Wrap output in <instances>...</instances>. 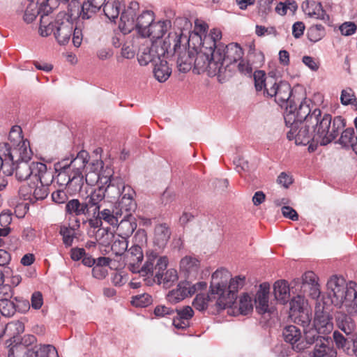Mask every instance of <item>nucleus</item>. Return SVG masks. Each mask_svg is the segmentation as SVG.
Here are the masks:
<instances>
[{"label": "nucleus", "instance_id": "nucleus-1", "mask_svg": "<svg viewBox=\"0 0 357 357\" xmlns=\"http://www.w3.org/2000/svg\"><path fill=\"white\" fill-rule=\"evenodd\" d=\"M289 140L296 145L305 146L311 142L325 146L333 142L345 127L341 116L332 119L331 114H322L310 99H304L298 107L291 106L284 116Z\"/></svg>", "mask_w": 357, "mask_h": 357}, {"label": "nucleus", "instance_id": "nucleus-2", "mask_svg": "<svg viewBox=\"0 0 357 357\" xmlns=\"http://www.w3.org/2000/svg\"><path fill=\"white\" fill-rule=\"evenodd\" d=\"M32 156V151L26 149L24 144L22 148L11 149L8 153L10 166L15 170V176L18 181H25L28 178L34 180L38 175L42 174L45 182L50 179V169H47L45 164L40 162H29Z\"/></svg>", "mask_w": 357, "mask_h": 357}, {"label": "nucleus", "instance_id": "nucleus-3", "mask_svg": "<svg viewBox=\"0 0 357 357\" xmlns=\"http://www.w3.org/2000/svg\"><path fill=\"white\" fill-rule=\"evenodd\" d=\"M88 162V152L79 151L69 164L66 160L56 165V170L59 172L56 176L59 185H65L73 194L80 192L84 183V170Z\"/></svg>", "mask_w": 357, "mask_h": 357}, {"label": "nucleus", "instance_id": "nucleus-4", "mask_svg": "<svg viewBox=\"0 0 357 357\" xmlns=\"http://www.w3.org/2000/svg\"><path fill=\"white\" fill-rule=\"evenodd\" d=\"M139 5L132 1L121 15L119 29L123 34L128 33L136 29L144 38L149 36V28L154 21V13L151 10H142L137 14Z\"/></svg>", "mask_w": 357, "mask_h": 357}, {"label": "nucleus", "instance_id": "nucleus-5", "mask_svg": "<svg viewBox=\"0 0 357 357\" xmlns=\"http://www.w3.org/2000/svg\"><path fill=\"white\" fill-rule=\"evenodd\" d=\"M311 297L316 300L314 309V326L322 333H330L333 327L332 322V296L329 293H320L318 296H314V291L310 294Z\"/></svg>", "mask_w": 357, "mask_h": 357}, {"label": "nucleus", "instance_id": "nucleus-6", "mask_svg": "<svg viewBox=\"0 0 357 357\" xmlns=\"http://www.w3.org/2000/svg\"><path fill=\"white\" fill-rule=\"evenodd\" d=\"M200 267L199 260L195 256L187 255L181 259L179 262L180 273L185 277L178 284L176 290H206L207 282L199 281L193 283L192 280L196 278Z\"/></svg>", "mask_w": 357, "mask_h": 357}, {"label": "nucleus", "instance_id": "nucleus-7", "mask_svg": "<svg viewBox=\"0 0 357 357\" xmlns=\"http://www.w3.org/2000/svg\"><path fill=\"white\" fill-rule=\"evenodd\" d=\"M156 258V253L153 252L147 253L146 261L143 266H141L144 255L142 248L137 245H132L125 255L128 269L133 273H139L142 277L153 271V264Z\"/></svg>", "mask_w": 357, "mask_h": 357}, {"label": "nucleus", "instance_id": "nucleus-8", "mask_svg": "<svg viewBox=\"0 0 357 357\" xmlns=\"http://www.w3.org/2000/svg\"><path fill=\"white\" fill-rule=\"evenodd\" d=\"M54 38L61 45L67 44L73 36L74 46L78 47L82 41V31L74 27L73 22L64 13H59L54 20Z\"/></svg>", "mask_w": 357, "mask_h": 357}, {"label": "nucleus", "instance_id": "nucleus-9", "mask_svg": "<svg viewBox=\"0 0 357 357\" xmlns=\"http://www.w3.org/2000/svg\"><path fill=\"white\" fill-rule=\"evenodd\" d=\"M229 272L223 268L216 270L211 276L210 290H238L245 284V276L230 278Z\"/></svg>", "mask_w": 357, "mask_h": 357}, {"label": "nucleus", "instance_id": "nucleus-10", "mask_svg": "<svg viewBox=\"0 0 357 357\" xmlns=\"http://www.w3.org/2000/svg\"><path fill=\"white\" fill-rule=\"evenodd\" d=\"M243 50L238 43H229L225 46L220 45L215 52V59L220 68V76L223 74L230 65L241 61L243 56Z\"/></svg>", "mask_w": 357, "mask_h": 357}, {"label": "nucleus", "instance_id": "nucleus-11", "mask_svg": "<svg viewBox=\"0 0 357 357\" xmlns=\"http://www.w3.org/2000/svg\"><path fill=\"white\" fill-rule=\"evenodd\" d=\"M267 84L270 86L266 89V96L271 98L274 97L275 101L281 107H285L286 112L284 114L287 112V108H289L291 106L297 107L292 105L291 100L292 90L287 82H277L274 77H271Z\"/></svg>", "mask_w": 357, "mask_h": 357}, {"label": "nucleus", "instance_id": "nucleus-12", "mask_svg": "<svg viewBox=\"0 0 357 357\" xmlns=\"http://www.w3.org/2000/svg\"><path fill=\"white\" fill-rule=\"evenodd\" d=\"M59 357L56 348L51 344L36 345L31 349L22 344H15L8 351V357Z\"/></svg>", "mask_w": 357, "mask_h": 357}, {"label": "nucleus", "instance_id": "nucleus-13", "mask_svg": "<svg viewBox=\"0 0 357 357\" xmlns=\"http://www.w3.org/2000/svg\"><path fill=\"white\" fill-rule=\"evenodd\" d=\"M320 293H329L333 305L339 307L344 306L349 315H357V291H314L317 296Z\"/></svg>", "mask_w": 357, "mask_h": 357}, {"label": "nucleus", "instance_id": "nucleus-14", "mask_svg": "<svg viewBox=\"0 0 357 357\" xmlns=\"http://www.w3.org/2000/svg\"><path fill=\"white\" fill-rule=\"evenodd\" d=\"M196 56H194V66L195 70L198 74L204 72H207L208 76L213 77L215 75L220 76V68L221 66L217 63L215 56L209 53L203 52V50H195Z\"/></svg>", "mask_w": 357, "mask_h": 357}, {"label": "nucleus", "instance_id": "nucleus-15", "mask_svg": "<svg viewBox=\"0 0 357 357\" xmlns=\"http://www.w3.org/2000/svg\"><path fill=\"white\" fill-rule=\"evenodd\" d=\"M144 277V282L148 287H151L154 284L162 285L165 289L172 287L178 280V276L177 271L174 268H169L165 273H157L153 276V271Z\"/></svg>", "mask_w": 357, "mask_h": 357}, {"label": "nucleus", "instance_id": "nucleus-16", "mask_svg": "<svg viewBox=\"0 0 357 357\" xmlns=\"http://www.w3.org/2000/svg\"><path fill=\"white\" fill-rule=\"evenodd\" d=\"M165 54V50L163 47L153 43L151 46L141 48L138 54V61L141 66H146L149 63L155 64L164 58Z\"/></svg>", "mask_w": 357, "mask_h": 357}, {"label": "nucleus", "instance_id": "nucleus-17", "mask_svg": "<svg viewBox=\"0 0 357 357\" xmlns=\"http://www.w3.org/2000/svg\"><path fill=\"white\" fill-rule=\"evenodd\" d=\"M104 193L102 187H98L91 192L84 200L83 203L88 215L95 218L103 207Z\"/></svg>", "mask_w": 357, "mask_h": 357}, {"label": "nucleus", "instance_id": "nucleus-18", "mask_svg": "<svg viewBox=\"0 0 357 357\" xmlns=\"http://www.w3.org/2000/svg\"><path fill=\"white\" fill-rule=\"evenodd\" d=\"M282 337L287 343L291 345L294 351L300 352L305 349L306 343H304L301 330L296 326L289 325L284 327Z\"/></svg>", "mask_w": 357, "mask_h": 357}, {"label": "nucleus", "instance_id": "nucleus-19", "mask_svg": "<svg viewBox=\"0 0 357 357\" xmlns=\"http://www.w3.org/2000/svg\"><path fill=\"white\" fill-rule=\"evenodd\" d=\"M123 215V211L118 210L114 205H112L110 208L102 207L95 218H96L97 225L102 224V222L104 221L113 227H116Z\"/></svg>", "mask_w": 357, "mask_h": 357}, {"label": "nucleus", "instance_id": "nucleus-20", "mask_svg": "<svg viewBox=\"0 0 357 357\" xmlns=\"http://www.w3.org/2000/svg\"><path fill=\"white\" fill-rule=\"evenodd\" d=\"M135 195L134 190L130 185H127V187L123 188V191H122V195L120 197L121 199L114 206L118 210L123 211V215L132 214V212L135 211L137 206L134 200Z\"/></svg>", "mask_w": 357, "mask_h": 357}, {"label": "nucleus", "instance_id": "nucleus-21", "mask_svg": "<svg viewBox=\"0 0 357 357\" xmlns=\"http://www.w3.org/2000/svg\"><path fill=\"white\" fill-rule=\"evenodd\" d=\"M54 181V175L52 169H50V179L48 182H45L42 178V174L38 175L33 180V192H32V203L38 200H43L45 199L48 194V186Z\"/></svg>", "mask_w": 357, "mask_h": 357}, {"label": "nucleus", "instance_id": "nucleus-22", "mask_svg": "<svg viewBox=\"0 0 357 357\" xmlns=\"http://www.w3.org/2000/svg\"><path fill=\"white\" fill-rule=\"evenodd\" d=\"M101 187L103 188L104 198L106 197L110 199L111 202H113L122 195V191L127 185L124 184L121 178L115 177L106 184V187L104 185Z\"/></svg>", "mask_w": 357, "mask_h": 357}, {"label": "nucleus", "instance_id": "nucleus-23", "mask_svg": "<svg viewBox=\"0 0 357 357\" xmlns=\"http://www.w3.org/2000/svg\"><path fill=\"white\" fill-rule=\"evenodd\" d=\"M135 218L132 214L123 215L116 226L118 235L128 238L137 229Z\"/></svg>", "mask_w": 357, "mask_h": 357}, {"label": "nucleus", "instance_id": "nucleus-24", "mask_svg": "<svg viewBox=\"0 0 357 357\" xmlns=\"http://www.w3.org/2000/svg\"><path fill=\"white\" fill-rule=\"evenodd\" d=\"M188 33V31L186 33H184L183 30H179L178 32H171L169 33L167 38L164 41V44L165 46L168 44L169 48L172 46L174 52H178L181 48V45L185 46L186 44H188L190 47Z\"/></svg>", "mask_w": 357, "mask_h": 357}, {"label": "nucleus", "instance_id": "nucleus-25", "mask_svg": "<svg viewBox=\"0 0 357 357\" xmlns=\"http://www.w3.org/2000/svg\"><path fill=\"white\" fill-rule=\"evenodd\" d=\"M176 316L173 318V325L178 329H186L190 326V320L194 316V311L190 306L176 309Z\"/></svg>", "mask_w": 357, "mask_h": 357}, {"label": "nucleus", "instance_id": "nucleus-26", "mask_svg": "<svg viewBox=\"0 0 357 357\" xmlns=\"http://www.w3.org/2000/svg\"><path fill=\"white\" fill-rule=\"evenodd\" d=\"M24 302L22 298L17 297L2 298L0 299V312L4 317H12L20 309L21 304Z\"/></svg>", "mask_w": 357, "mask_h": 357}, {"label": "nucleus", "instance_id": "nucleus-27", "mask_svg": "<svg viewBox=\"0 0 357 357\" xmlns=\"http://www.w3.org/2000/svg\"><path fill=\"white\" fill-rule=\"evenodd\" d=\"M301 8L305 14L319 20L328 19V16L320 2L305 0L303 2Z\"/></svg>", "mask_w": 357, "mask_h": 357}, {"label": "nucleus", "instance_id": "nucleus-28", "mask_svg": "<svg viewBox=\"0 0 357 357\" xmlns=\"http://www.w3.org/2000/svg\"><path fill=\"white\" fill-rule=\"evenodd\" d=\"M8 141L9 142L6 144V146H8L7 149L8 153L11 149L22 148L24 144L26 149H30L29 142L27 140H24L22 135V129L18 126H15L11 128L8 135Z\"/></svg>", "mask_w": 357, "mask_h": 357}, {"label": "nucleus", "instance_id": "nucleus-29", "mask_svg": "<svg viewBox=\"0 0 357 357\" xmlns=\"http://www.w3.org/2000/svg\"><path fill=\"white\" fill-rule=\"evenodd\" d=\"M113 170L107 166L104 167L97 174H93V178L90 174L84 175V181L88 185H93L96 183H100L102 185L107 184L111 180H113Z\"/></svg>", "mask_w": 357, "mask_h": 357}, {"label": "nucleus", "instance_id": "nucleus-30", "mask_svg": "<svg viewBox=\"0 0 357 357\" xmlns=\"http://www.w3.org/2000/svg\"><path fill=\"white\" fill-rule=\"evenodd\" d=\"M220 291H206L198 294L192 302L194 307L199 311L206 310L210 303L214 302Z\"/></svg>", "mask_w": 357, "mask_h": 357}, {"label": "nucleus", "instance_id": "nucleus-31", "mask_svg": "<svg viewBox=\"0 0 357 357\" xmlns=\"http://www.w3.org/2000/svg\"><path fill=\"white\" fill-rule=\"evenodd\" d=\"M314 357H336L337 351L331 347L328 338L319 339L313 351Z\"/></svg>", "mask_w": 357, "mask_h": 357}, {"label": "nucleus", "instance_id": "nucleus-32", "mask_svg": "<svg viewBox=\"0 0 357 357\" xmlns=\"http://www.w3.org/2000/svg\"><path fill=\"white\" fill-rule=\"evenodd\" d=\"M351 316L345 313H339L336 316L337 326L345 335L357 333L356 324Z\"/></svg>", "mask_w": 357, "mask_h": 357}, {"label": "nucleus", "instance_id": "nucleus-33", "mask_svg": "<svg viewBox=\"0 0 357 357\" xmlns=\"http://www.w3.org/2000/svg\"><path fill=\"white\" fill-rule=\"evenodd\" d=\"M271 291H257L255 297V310L259 314L270 313L269 296Z\"/></svg>", "mask_w": 357, "mask_h": 357}, {"label": "nucleus", "instance_id": "nucleus-34", "mask_svg": "<svg viewBox=\"0 0 357 357\" xmlns=\"http://www.w3.org/2000/svg\"><path fill=\"white\" fill-rule=\"evenodd\" d=\"M238 291H220L214 299L215 305L220 310L231 307L237 299Z\"/></svg>", "mask_w": 357, "mask_h": 357}, {"label": "nucleus", "instance_id": "nucleus-35", "mask_svg": "<svg viewBox=\"0 0 357 357\" xmlns=\"http://www.w3.org/2000/svg\"><path fill=\"white\" fill-rule=\"evenodd\" d=\"M66 215L71 217H78L81 215H88L84 205L83 201L78 199H72L68 201L65 206Z\"/></svg>", "mask_w": 357, "mask_h": 357}, {"label": "nucleus", "instance_id": "nucleus-36", "mask_svg": "<svg viewBox=\"0 0 357 357\" xmlns=\"http://www.w3.org/2000/svg\"><path fill=\"white\" fill-rule=\"evenodd\" d=\"M153 74L155 79L160 82H165L171 75L172 68L164 58L154 64Z\"/></svg>", "mask_w": 357, "mask_h": 357}, {"label": "nucleus", "instance_id": "nucleus-37", "mask_svg": "<svg viewBox=\"0 0 357 357\" xmlns=\"http://www.w3.org/2000/svg\"><path fill=\"white\" fill-rule=\"evenodd\" d=\"M346 286V290H356L357 288V284L355 282L349 281L346 283L345 280L343 277H338L337 275L332 276L327 282L328 290H341Z\"/></svg>", "mask_w": 357, "mask_h": 357}, {"label": "nucleus", "instance_id": "nucleus-38", "mask_svg": "<svg viewBox=\"0 0 357 357\" xmlns=\"http://www.w3.org/2000/svg\"><path fill=\"white\" fill-rule=\"evenodd\" d=\"M192 64H194V52L190 50L187 51L185 47H184V50L179 52L177 59L178 70L185 73L191 69Z\"/></svg>", "mask_w": 357, "mask_h": 357}, {"label": "nucleus", "instance_id": "nucleus-39", "mask_svg": "<svg viewBox=\"0 0 357 357\" xmlns=\"http://www.w3.org/2000/svg\"><path fill=\"white\" fill-rule=\"evenodd\" d=\"M170 26L169 21H159L153 22L149 28V36L153 39H160L163 37Z\"/></svg>", "mask_w": 357, "mask_h": 357}, {"label": "nucleus", "instance_id": "nucleus-40", "mask_svg": "<svg viewBox=\"0 0 357 357\" xmlns=\"http://www.w3.org/2000/svg\"><path fill=\"white\" fill-rule=\"evenodd\" d=\"M339 142L344 147L352 148L357 153V135H355V132L353 128H347L344 130L342 132Z\"/></svg>", "mask_w": 357, "mask_h": 357}, {"label": "nucleus", "instance_id": "nucleus-41", "mask_svg": "<svg viewBox=\"0 0 357 357\" xmlns=\"http://www.w3.org/2000/svg\"><path fill=\"white\" fill-rule=\"evenodd\" d=\"M171 236L169 227L166 224H160L155 228V243L159 247L165 246L168 242Z\"/></svg>", "mask_w": 357, "mask_h": 357}, {"label": "nucleus", "instance_id": "nucleus-42", "mask_svg": "<svg viewBox=\"0 0 357 357\" xmlns=\"http://www.w3.org/2000/svg\"><path fill=\"white\" fill-rule=\"evenodd\" d=\"M54 21H50L49 14L43 15L40 20L39 34L43 37H47L55 32Z\"/></svg>", "mask_w": 357, "mask_h": 357}, {"label": "nucleus", "instance_id": "nucleus-43", "mask_svg": "<svg viewBox=\"0 0 357 357\" xmlns=\"http://www.w3.org/2000/svg\"><path fill=\"white\" fill-rule=\"evenodd\" d=\"M120 1L118 0H108L103 6V11L107 17L114 20L120 13Z\"/></svg>", "mask_w": 357, "mask_h": 357}, {"label": "nucleus", "instance_id": "nucleus-44", "mask_svg": "<svg viewBox=\"0 0 357 357\" xmlns=\"http://www.w3.org/2000/svg\"><path fill=\"white\" fill-rule=\"evenodd\" d=\"M24 331V325L19 320L11 321L4 326V334H6L11 338H15Z\"/></svg>", "mask_w": 357, "mask_h": 357}, {"label": "nucleus", "instance_id": "nucleus-45", "mask_svg": "<svg viewBox=\"0 0 357 357\" xmlns=\"http://www.w3.org/2000/svg\"><path fill=\"white\" fill-rule=\"evenodd\" d=\"M254 80L255 89L257 91H264V94L266 95L267 83L272 77H266V74L262 70H257L254 73Z\"/></svg>", "mask_w": 357, "mask_h": 357}, {"label": "nucleus", "instance_id": "nucleus-46", "mask_svg": "<svg viewBox=\"0 0 357 357\" xmlns=\"http://www.w3.org/2000/svg\"><path fill=\"white\" fill-rule=\"evenodd\" d=\"M45 6L46 3L43 1L40 3L38 8L36 6L34 8H31V6L28 7L24 15V20L27 23H31L36 19L38 15H40V17L43 15H47V13L45 12V10L43 9Z\"/></svg>", "mask_w": 357, "mask_h": 357}, {"label": "nucleus", "instance_id": "nucleus-47", "mask_svg": "<svg viewBox=\"0 0 357 357\" xmlns=\"http://www.w3.org/2000/svg\"><path fill=\"white\" fill-rule=\"evenodd\" d=\"M59 234L62 236V241L66 248L72 246L75 238V229L71 227L61 225L59 227Z\"/></svg>", "mask_w": 357, "mask_h": 357}, {"label": "nucleus", "instance_id": "nucleus-48", "mask_svg": "<svg viewBox=\"0 0 357 357\" xmlns=\"http://www.w3.org/2000/svg\"><path fill=\"white\" fill-rule=\"evenodd\" d=\"M199 38L201 45L199 50H203V52L209 53L212 56H214L216 48L219 47L220 45H217L211 37H208L206 35H204V37L200 35L199 36Z\"/></svg>", "mask_w": 357, "mask_h": 357}, {"label": "nucleus", "instance_id": "nucleus-49", "mask_svg": "<svg viewBox=\"0 0 357 357\" xmlns=\"http://www.w3.org/2000/svg\"><path fill=\"white\" fill-rule=\"evenodd\" d=\"M128 246V238L119 236L114 238L112 243L111 249L116 255H122L127 250Z\"/></svg>", "mask_w": 357, "mask_h": 357}, {"label": "nucleus", "instance_id": "nucleus-50", "mask_svg": "<svg viewBox=\"0 0 357 357\" xmlns=\"http://www.w3.org/2000/svg\"><path fill=\"white\" fill-rule=\"evenodd\" d=\"M302 284L304 288L308 287L310 290H319L320 286L317 281V277L314 273L307 271L302 276Z\"/></svg>", "mask_w": 357, "mask_h": 357}, {"label": "nucleus", "instance_id": "nucleus-51", "mask_svg": "<svg viewBox=\"0 0 357 357\" xmlns=\"http://www.w3.org/2000/svg\"><path fill=\"white\" fill-rule=\"evenodd\" d=\"M306 307V301L304 296L301 294L293 296L290 300V310L291 315H296L298 312L303 310Z\"/></svg>", "mask_w": 357, "mask_h": 357}, {"label": "nucleus", "instance_id": "nucleus-52", "mask_svg": "<svg viewBox=\"0 0 357 357\" xmlns=\"http://www.w3.org/2000/svg\"><path fill=\"white\" fill-rule=\"evenodd\" d=\"M333 336L335 345L338 349H342V351L349 356H354V350H351V349L348 348L347 346V336H344L341 333L337 331L333 332Z\"/></svg>", "mask_w": 357, "mask_h": 357}, {"label": "nucleus", "instance_id": "nucleus-53", "mask_svg": "<svg viewBox=\"0 0 357 357\" xmlns=\"http://www.w3.org/2000/svg\"><path fill=\"white\" fill-rule=\"evenodd\" d=\"M325 36L324 27L321 24L312 26L307 31V38L313 43H316L321 40Z\"/></svg>", "mask_w": 357, "mask_h": 357}, {"label": "nucleus", "instance_id": "nucleus-54", "mask_svg": "<svg viewBox=\"0 0 357 357\" xmlns=\"http://www.w3.org/2000/svg\"><path fill=\"white\" fill-rule=\"evenodd\" d=\"M238 310L243 315L248 314L253 310L252 298L247 292H245L240 298Z\"/></svg>", "mask_w": 357, "mask_h": 357}, {"label": "nucleus", "instance_id": "nucleus-55", "mask_svg": "<svg viewBox=\"0 0 357 357\" xmlns=\"http://www.w3.org/2000/svg\"><path fill=\"white\" fill-rule=\"evenodd\" d=\"M153 302L151 296L144 292L132 297L131 304L136 307H146Z\"/></svg>", "mask_w": 357, "mask_h": 357}, {"label": "nucleus", "instance_id": "nucleus-56", "mask_svg": "<svg viewBox=\"0 0 357 357\" xmlns=\"http://www.w3.org/2000/svg\"><path fill=\"white\" fill-rule=\"evenodd\" d=\"M320 333L322 332L319 331L316 327L315 328H310L305 333V340H303L304 343H306L305 349L312 344H317L319 339H326L325 337L319 335Z\"/></svg>", "mask_w": 357, "mask_h": 357}, {"label": "nucleus", "instance_id": "nucleus-57", "mask_svg": "<svg viewBox=\"0 0 357 357\" xmlns=\"http://www.w3.org/2000/svg\"><path fill=\"white\" fill-rule=\"evenodd\" d=\"M191 292L195 293V291H169L166 298L171 303L176 304L188 297V295L192 296Z\"/></svg>", "mask_w": 357, "mask_h": 357}, {"label": "nucleus", "instance_id": "nucleus-58", "mask_svg": "<svg viewBox=\"0 0 357 357\" xmlns=\"http://www.w3.org/2000/svg\"><path fill=\"white\" fill-rule=\"evenodd\" d=\"M113 234L106 229H99L96 234V240L102 245H107L110 243Z\"/></svg>", "mask_w": 357, "mask_h": 357}, {"label": "nucleus", "instance_id": "nucleus-59", "mask_svg": "<svg viewBox=\"0 0 357 357\" xmlns=\"http://www.w3.org/2000/svg\"><path fill=\"white\" fill-rule=\"evenodd\" d=\"M89 161L86 163V165ZM103 168V162L101 160H92L88 165L85 167L84 173L86 174H90L91 177L93 178V174L98 173Z\"/></svg>", "mask_w": 357, "mask_h": 357}, {"label": "nucleus", "instance_id": "nucleus-60", "mask_svg": "<svg viewBox=\"0 0 357 357\" xmlns=\"http://www.w3.org/2000/svg\"><path fill=\"white\" fill-rule=\"evenodd\" d=\"M355 99V93L352 89L347 88L341 91L340 102L343 105H352Z\"/></svg>", "mask_w": 357, "mask_h": 357}, {"label": "nucleus", "instance_id": "nucleus-61", "mask_svg": "<svg viewBox=\"0 0 357 357\" xmlns=\"http://www.w3.org/2000/svg\"><path fill=\"white\" fill-rule=\"evenodd\" d=\"M33 181L30 183H24L19 188V195L24 200L32 203Z\"/></svg>", "mask_w": 357, "mask_h": 357}, {"label": "nucleus", "instance_id": "nucleus-62", "mask_svg": "<svg viewBox=\"0 0 357 357\" xmlns=\"http://www.w3.org/2000/svg\"><path fill=\"white\" fill-rule=\"evenodd\" d=\"M98 10L93 9V6L89 1L84 2L80 12V17L84 20L91 18Z\"/></svg>", "mask_w": 357, "mask_h": 357}, {"label": "nucleus", "instance_id": "nucleus-63", "mask_svg": "<svg viewBox=\"0 0 357 357\" xmlns=\"http://www.w3.org/2000/svg\"><path fill=\"white\" fill-rule=\"evenodd\" d=\"M293 316L296 319H298V321L301 322L303 326L308 325L311 321V315L309 314V310L307 307L298 312L296 315Z\"/></svg>", "mask_w": 357, "mask_h": 357}, {"label": "nucleus", "instance_id": "nucleus-64", "mask_svg": "<svg viewBox=\"0 0 357 357\" xmlns=\"http://www.w3.org/2000/svg\"><path fill=\"white\" fill-rule=\"evenodd\" d=\"M234 164L236 166V170L241 174L249 170V163L243 158L237 156L234 159Z\"/></svg>", "mask_w": 357, "mask_h": 357}]
</instances>
